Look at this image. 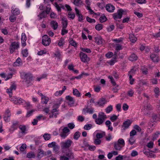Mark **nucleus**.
Listing matches in <instances>:
<instances>
[{"instance_id": "f257e3e1", "label": "nucleus", "mask_w": 160, "mask_h": 160, "mask_svg": "<svg viewBox=\"0 0 160 160\" xmlns=\"http://www.w3.org/2000/svg\"><path fill=\"white\" fill-rule=\"evenodd\" d=\"M107 118V117L105 113L102 112H99L97 118L95 120L96 123L99 125L102 124Z\"/></svg>"}, {"instance_id": "f03ea898", "label": "nucleus", "mask_w": 160, "mask_h": 160, "mask_svg": "<svg viewBox=\"0 0 160 160\" xmlns=\"http://www.w3.org/2000/svg\"><path fill=\"white\" fill-rule=\"evenodd\" d=\"M125 142L122 138L119 139L118 142L114 143V147L115 149L117 151H120L125 145Z\"/></svg>"}, {"instance_id": "7ed1b4c3", "label": "nucleus", "mask_w": 160, "mask_h": 160, "mask_svg": "<svg viewBox=\"0 0 160 160\" xmlns=\"http://www.w3.org/2000/svg\"><path fill=\"white\" fill-rule=\"evenodd\" d=\"M73 143L72 141L70 139H68L60 143L61 147L62 149H68L70 148Z\"/></svg>"}, {"instance_id": "20e7f679", "label": "nucleus", "mask_w": 160, "mask_h": 160, "mask_svg": "<svg viewBox=\"0 0 160 160\" xmlns=\"http://www.w3.org/2000/svg\"><path fill=\"white\" fill-rule=\"evenodd\" d=\"M19 48V43L18 42H14L12 43L9 47L10 52L13 53L15 50H17Z\"/></svg>"}, {"instance_id": "39448f33", "label": "nucleus", "mask_w": 160, "mask_h": 160, "mask_svg": "<svg viewBox=\"0 0 160 160\" xmlns=\"http://www.w3.org/2000/svg\"><path fill=\"white\" fill-rule=\"evenodd\" d=\"M51 40L50 38L47 35H44L42 37V43L45 46H48L51 42Z\"/></svg>"}, {"instance_id": "423d86ee", "label": "nucleus", "mask_w": 160, "mask_h": 160, "mask_svg": "<svg viewBox=\"0 0 160 160\" xmlns=\"http://www.w3.org/2000/svg\"><path fill=\"white\" fill-rule=\"evenodd\" d=\"M79 56L81 61L84 62H86L90 61V59L88 57L87 54L82 52H80Z\"/></svg>"}, {"instance_id": "0eeeda50", "label": "nucleus", "mask_w": 160, "mask_h": 160, "mask_svg": "<svg viewBox=\"0 0 160 160\" xmlns=\"http://www.w3.org/2000/svg\"><path fill=\"white\" fill-rule=\"evenodd\" d=\"M59 106V105L57 104H55L53 106V108H54L56 106H57V108H53L51 111V113L52 114H53L54 116V117L56 118L57 117V115H58L59 114V113L58 112L59 109H58V108Z\"/></svg>"}, {"instance_id": "6e6552de", "label": "nucleus", "mask_w": 160, "mask_h": 160, "mask_svg": "<svg viewBox=\"0 0 160 160\" xmlns=\"http://www.w3.org/2000/svg\"><path fill=\"white\" fill-rule=\"evenodd\" d=\"M70 131L69 129L67 127H65L62 129V132L60 135L63 139H65L68 135V133Z\"/></svg>"}, {"instance_id": "1a4fd4ad", "label": "nucleus", "mask_w": 160, "mask_h": 160, "mask_svg": "<svg viewBox=\"0 0 160 160\" xmlns=\"http://www.w3.org/2000/svg\"><path fill=\"white\" fill-rule=\"evenodd\" d=\"M123 12V11L122 9L119 10L117 13H114L113 14L114 19L115 20H116L118 19L121 18L122 16Z\"/></svg>"}, {"instance_id": "9d476101", "label": "nucleus", "mask_w": 160, "mask_h": 160, "mask_svg": "<svg viewBox=\"0 0 160 160\" xmlns=\"http://www.w3.org/2000/svg\"><path fill=\"white\" fill-rule=\"evenodd\" d=\"M131 123V122L128 119L124 122L122 127V132L125 131L126 129L128 128Z\"/></svg>"}, {"instance_id": "9b49d317", "label": "nucleus", "mask_w": 160, "mask_h": 160, "mask_svg": "<svg viewBox=\"0 0 160 160\" xmlns=\"http://www.w3.org/2000/svg\"><path fill=\"white\" fill-rule=\"evenodd\" d=\"M24 75V77L26 79V82L28 86V84L29 82L31 81L32 78V75L30 73H23Z\"/></svg>"}, {"instance_id": "f8f14e48", "label": "nucleus", "mask_w": 160, "mask_h": 160, "mask_svg": "<svg viewBox=\"0 0 160 160\" xmlns=\"http://www.w3.org/2000/svg\"><path fill=\"white\" fill-rule=\"evenodd\" d=\"M18 122L17 121H13L10 128L9 129V131L13 132L15 130L18 128Z\"/></svg>"}, {"instance_id": "ddd939ff", "label": "nucleus", "mask_w": 160, "mask_h": 160, "mask_svg": "<svg viewBox=\"0 0 160 160\" xmlns=\"http://www.w3.org/2000/svg\"><path fill=\"white\" fill-rule=\"evenodd\" d=\"M19 101H21V104L23 103V105H24V107L27 110H28L29 109L31 108L32 107V105L30 104V102H26L22 98H20Z\"/></svg>"}, {"instance_id": "4468645a", "label": "nucleus", "mask_w": 160, "mask_h": 160, "mask_svg": "<svg viewBox=\"0 0 160 160\" xmlns=\"http://www.w3.org/2000/svg\"><path fill=\"white\" fill-rule=\"evenodd\" d=\"M95 41L98 45H101L104 43V41L100 36H97L94 38Z\"/></svg>"}, {"instance_id": "2eb2a0df", "label": "nucleus", "mask_w": 160, "mask_h": 160, "mask_svg": "<svg viewBox=\"0 0 160 160\" xmlns=\"http://www.w3.org/2000/svg\"><path fill=\"white\" fill-rule=\"evenodd\" d=\"M107 102L106 99L103 98H100L98 101L95 103L96 106L98 105L99 106H103Z\"/></svg>"}, {"instance_id": "dca6fc26", "label": "nucleus", "mask_w": 160, "mask_h": 160, "mask_svg": "<svg viewBox=\"0 0 160 160\" xmlns=\"http://www.w3.org/2000/svg\"><path fill=\"white\" fill-rule=\"evenodd\" d=\"M16 85L14 84H13L10 87V88L7 89L6 92L7 93L9 94L10 97H12V91L13 90H15L16 89Z\"/></svg>"}, {"instance_id": "f3484780", "label": "nucleus", "mask_w": 160, "mask_h": 160, "mask_svg": "<svg viewBox=\"0 0 160 160\" xmlns=\"http://www.w3.org/2000/svg\"><path fill=\"white\" fill-rule=\"evenodd\" d=\"M94 109L92 108H88L87 107H85L82 110V112L85 114L88 113L90 114H92L94 112Z\"/></svg>"}, {"instance_id": "a211bd4d", "label": "nucleus", "mask_w": 160, "mask_h": 160, "mask_svg": "<svg viewBox=\"0 0 160 160\" xmlns=\"http://www.w3.org/2000/svg\"><path fill=\"white\" fill-rule=\"evenodd\" d=\"M151 59L154 62H158L159 60V57L154 53H152L150 56Z\"/></svg>"}, {"instance_id": "6ab92c4d", "label": "nucleus", "mask_w": 160, "mask_h": 160, "mask_svg": "<svg viewBox=\"0 0 160 160\" xmlns=\"http://www.w3.org/2000/svg\"><path fill=\"white\" fill-rule=\"evenodd\" d=\"M106 9L108 12H113L115 9V7L111 4H108L106 6Z\"/></svg>"}, {"instance_id": "aec40b11", "label": "nucleus", "mask_w": 160, "mask_h": 160, "mask_svg": "<svg viewBox=\"0 0 160 160\" xmlns=\"http://www.w3.org/2000/svg\"><path fill=\"white\" fill-rule=\"evenodd\" d=\"M21 39L22 41V45L23 47L26 46V41L27 39V37L24 33H22Z\"/></svg>"}, {"instance_id": "412c9836", "label": "nucleus", "mask_w": 160, "mask_h": 160, "mask_svg": "<svg viewBox=\"0 0 160 160\" xmlns=\"http://www.w3.org/2000/svg\"><path fill=\"white\" fill-rule=\"evenodd\" d=\"M66 99L68 101V104L72 105L74 103V101L73 98L69 96H67L66 97Z\"/></svg>"}, {"instance_id": "4be33fe9", "label": "nucleus", "mask_w": 160, "mask_h": 160, "mask_svg": "<svg viewBox=\"0 0 160 160\" xmlns=\"http://www.w3.org/2000/svg\"><path fill=\"white\" fill-rule=\"evenodd\" d=\"M22 62L21 59L20 58H18L16 60L15 62L13 65L14 66H19L22 65Z\"/></svg>"}, {"instance_id": "5701e85b", "label": "nucleus", "mask_w": 160, "mask_h": 160, "mask_svg": "<svg viewBox=\"0 0 160 160\" xmlns=\"http://www.w3.org/2000/svg\"><path fill=\"white\" fill-rule=\"evenodd\" d=\"M50 25L52 28H53L54 30H56L58 26V23L56 21H52L50 23Z\"/></svg>"}, {"instance_id": "b1692460", "label": "nucleus", "mask_w": 160, "mask_h": 160, "mask_svg": "<svg viewBox=\"0 0 160 160\" xmlns=\"http://www.w3.org/2000/svg\"><path fill=\"white\" fill-rule=\"evenodd\" d=\"M38 153L37 154V157L39 158H40L43 156H44V151L41 149L38 150Z\"/></svg>"}, {"instance_id": "393cba45", "label": "nucleus", "mask_w": 160, "mask_h": 160, "mask_svg": "<svg viewBox=\"0 0 160 160\" xmlns=\"http://www.w3.org/2000/svg\"><path fill=\"white\" fill-rule=\"evenodd\" d=\"M138 58L137 55L134 53H132L131 54L129 57V60L133 62L136 61Z\"/></svg>"}, {"instance_id": "a878e982", "label": "nucleus", "mask_w": 160, "mask_h": 160, "mask_svg": "<svg viewBox=\"0 0 160 160\" xmlns=\"http://www.w3.org/2000/svg\"><path fill=\"white\" fill-rule=\"evenodd\" d=\"M19 128L21 131L22 133V134H25L26 133V131L27 130V128L25 125H20L19 127Z\"/></svg>"}, {"instance_id": "bb28decb", "label": "nucleus", "mask_w": 160, "mask_h": 160, "mask_svg": "<svg viewBox=\"0 0 160 160\" xmlns=\"http://www.w3.org/2000/svg\"><path fill=\"white\" fill-rule=\"evenodd\" d=\"M129 39L132 43L135 42L137 40V38L133 34H131L129 35Z\"/></svg>"}, {"instance_id": "cd10ccee", "label": "nucleus", "mask_w": 160, "mask_h": 160, "mask_svg": "<svg viewBox=\"0 0 160 160\" xmlns=\"http://www.w3.org/2000/svg\"><path fill=\"white\" fill-rule=\"evenodd\" d=\"M10 100L12 101L13 103L16 104H21V101H19V99L18 100L17 98L12 97L11 98Z\"/></svg>"}, {"instance_id": "c85d7f7f", "label": "nucleus", "mask_w": 160, "mask_h": 160, "mask_svg": "<svg viewBox=\"0 0 160 160\" xmlns=\"http://www.w3.org/2000/svg\"><path fill=\"white\" fill-rule=\"evenodd\" d=\"M35 156L34 152H30L27 153V157L28 158H34Z\"/></svg>"}, {"instance_id": "c756f323", "label": "nucleus", "mask_w": 160, "mask_h": 160, "mask_svg": "<svg viewBox=\"0 0 160 160\" xmlns=\"http://www.w3.org/2000/svg\"><path fill=\"white\" fill-rule=\"evenodd\" d=\"M62 28H66L68 24L67 20L65 19L64 18H62Z\"/></svg>"}, {"instance_id": "7c9ffc66", "label": "nucleus", "mask_w": 160, "mask_h": 160, "mask_svg": "<svg viewBox=\"0 0 160 160\" xmlns=\"http://www.w3.org/2000/svg\"><path fill=\"white\" fill-rule=\"evenodd\" d=\"M12 14L14 15H18L20 13L18 9L16 8H13L12 10Z\"/></svg>"}, {"instance_id": "2f4dec72", "label": "nucleus", "mask_w": 160, "mask_h": 160, "mask_svg": "<svg viewBox=\"0 0 160 160\" xmlns=\"http://www.w3.org/2000/svg\"><path fill=\"white\" fill-rule=\"evenodd\" d=\"M41 99L42 100V102L43 104H46L47 103L49 99L45 96H43L42 97Z\"/></svg>"}, {"instance_id": "473e14b6", "label": "nucleus", "mask_w": 160, "mask_h": 160, "mask_svg": "<svg viewBox=\"0 0 160 160\" xmlns=\"http://www.w3.org/2000/svg\"><path fill=\"white\" fill-rule=\"evenodd\" d=\"M60 6H59V5L57 3V2H55L54 3V6L57 9V10L59 12H61V8H63V6L61 4H60Z\"/></svg>"}, {"instance_id": "72a5a7b5", "label": "nucleus", "mask_w": 160, "mask_h": 160, "mask_svg": "<svg viewBox=\"0 0 160 160\" xmlns=\"http://www.w3.org/2000/svg\"><path fill=\"white\" fill-rule=\"evenodd\" d=\"M105 135V132H103L101 133H98L96 135V137L97 138L100 139L102 138Z\"/></svg>"}, {"instance_id": "f704fd0d", "label": "nucleus", "mask_w": 160, "mask_h": 160, "mask_svg": "<svg viewBox=\"0 0 160 160\" xmlns=\"http://www.w3.org/2000/svg\"><path fill=\"white\" fill-rule=\"evenodd\" d=\"M66 155L67 156L68 158H74L73 153L71 151H69L66 153Z\"/></svg>"}, {"instance_id": "c9c22d12", "label": "nucleus", "mask_w": 160, "mask_h": 160, "mask_svg": "<svg viewBox=\"0 0 160 160\" xmlns=\"http://www.w3.org/2000/svg\"><path fill=\"white\" fill-rule=\"evenodd\" d=\"M43 137L45 140L46 141L49 140L51 138V134L47 133H45Z\"/></svg>"}, {"instance_id": "e433bc0d", "label": "nucleus", "mask_w": 160, "mask_h": 160, "mask_svg": "<svg viewBox=\"0 0 160 160\" xmlns=\"http://www.w3.org/2000/svg\"><path fill=\"white\" fill-rule=\"evenodd\" d=\"M73 93L74 95L76 96L77 97H79L80 96V92L76 89H73Z\"/></svg>"}, {"instance_id": "4c0bfd02", "label": "nucleus", "mask_w": 160, "mask_h": 160, "mask_svg": "<svg viewBox=\"0 0 160 160\" xmlns=\"http://www.w3.org/2000/svg\"><path fill=\"white\" fill-rule=\"evenodd\" d=\"M129 143L131 145H133L135 142V139L133 137H130V138L128 140Z\"/></svg>"}, {"instance_id": "58836bf2", "label": "nucleus", "mask_w": 160, "mask_h": 160, "mask_svg": "<svg viewBox=\"0 0 160 160\" xmlns=\"http://www.w3.org/2000/svg\"><path fill=\"white\" fill-rule=\"evenodd\" d=\"M92 127V125L91 124H87L84 125V128L85 130H90Z\"/></svg>"}, {"instance_id": "ea45409f", "label": "nucleus", "mask_w": 160, "mask_h": 160, "mask_svg": "<svg viewBox=\"0 0 160 160\" xmlns=\"http://www.w3.org/2000/svg\"><path fill=\"white\" fill-rule=\"evenodd\" d=\"M46 15L45 11H43L42 12L40 13L38 16L39 17V19H41L43 18H45Z\"/></svg>"}, {"instance_id": "a19ab883", "label": "nucleus", "mask_w": 160, "mask_h": 160, "mask_svg": "<svg viewBox=\"0 0 160 160\" xmlns=\"http://www.w3.org/2000/svg\"><path fill=\"white\" fill-rule=\"evenodd\" d=\"M64 40L63 38H61L59 40L58 45L59 47L63 46L64 43Z\"/></svg>"}, {"instance_id": "79ce46f5", "label": "nucleus", "mask_w": 160, "mask_h": 160, "mask_svg": "<svg viewBox=\"0 0 160 160\" xmlns=\"http://www.w3.org/2000/svg\"><path fill=\"white\" fill-rule=\"evenodd\" d=\"M73 3L75 5L79 6L81 5L82 2L81 1V0H74Z\"/></svg>"}, {"instance_id": "37998d69", "label": "nucleus", "mask_w": 160, "mask_h": 160, "mask_svg": "<svg viewBox=\"0 0 160 160\" xmlns=\"http://www.w3.org/2000/svg\"><path fill=\"white\" fill-rule=\"evenodd\" d=\"M22 53L23 57H27L28 55V52L27 49H25L24 50H22Z\"/></svg>"}, {"instance_id": "c03bdc74", "label": "nucleus", "mask_w": 160, "mask_h": 160, "mask_svg": "<svg viewBox=\"0 0 160 160\" xmlns=\"http://www.w3.org/2000/svg\"><path fill=\"white\" fill-rule=\"evenodd\" d=\"M117 58V56L116 55L114 57L113 59H111L109 62V64L112 65H113L116 62V59Z\"/></svg>"}, {"instance_id": "a18cd8bd", "label": "nucleus", "mask_w": 160, "mask_h": 160, "mask_svg": "<svg viewBox=\"0 0 160 160\" xmlns=\"http://www.w3.org/2000/svg\"><path fill=\"white\" fill-rule=\"evenodd\" d=\"M80 133L79 132H76L74 135L73 138L76 140H78L80 137Z\"/></svg>"}, {"instance_id": "49530a36", "label": "nucleus", "mask_w": 160, "mask_h": 160, "mask_svg": "<svg viewBox=\"0 0 160 160\" xmlns=\"http://www.w3.org/2000/svg\"><path fill=\"white\" fill-rule=\"evenodd\" d=\"M9 20L12 22H14L16 20V17L15 15L12 14L9 17Z\"/></svg>"}, {"instance_id": "de8ad7c7", "label": "nucleus", "mask_w": 160, "mask_h": 160, "mask_svg": "<svg viewBox=\"0 0 160 160\" xmlns=\"http://www.w3.org/2000/svg\"><path fill=\"white\" fill-rule=\"evenodd\" d=\"M112 110V107L111 105L109 106L106 109L105 111L107 113H109Z\"/></svg>"}, {"instance_id": "09e8293b", "label": "nucleus", "mask_w": 160, "mask_h": 160, "mask_svg": "<svg viewBox=\"0 0 160 160\" xmlns=\"http://www.w3.org/2000/svg\"><path fill=\"white\" fill-rule=\"evenodd\" d=\"M144 109H146V110H152V109L153 108L151 104H148L147 106H144Z\"/></svg>"}, {"instance_id": "8fccbe9b", "label": "nucleus", "mask_w": 160, "mask_h": 160, "mask_svg": "<svg viewBox=\"0 0 160 160\" xmlns=\"http://www.w3.org/2000/svg\"><path fill=\"white\" fill-rule=\"evenodd\" d=\"M80 49L82 52H87V53H90L91 52V50L90 49L87 48H81Z\"/></svg>"}, {"instance_id": "3c124183", "label": "nucleus", "mask_w": 160, "mask_h": 160, "mask_svg": "<svg viewBox=\"0 0 160 160\" xmlns=\"http://www.w3.org/2000/svg\"><path fill=\"white\" fill-rule=\"evenodd\" d=\"M27 148V146L25 144H23L20 148V150L21 152H23Z\"/></svg>"}, {"instance_id": "603ef678", "label": "nucleus", "mask_w": 160, "mask_h": 160, "mask_svg": "<svg viewBox=\"0 0 160 160\" xmlns=\"http://www.w3.org/2000/svg\"><path fill=\"white\" fill-rule=\"evenodd\" d=\"M86 19L88 22L91 23H94L95 22V20L94 19H92L88 17H87Z\"/></svg>"}, {"instance_id": "864d4df0", "label": "nucleus", "mask_w": 160, "mask_h": 160, "mask_svg": "<svg viewBox=\"0 0 160 160\" xmlns=\"http://www.w3.org/2000/svg\"><path fill=\"white\" fill-rule=\"evenodd\" d=\"M68 18L73 19L75 18V15L74 13L69 12L68 14Z\"/></svg>"}, {"instance_id": "5fc2aeb1", "label": "nucleus", "mask_w": 160, "mask_h": 160, "mask_svg": "<svg viewBox=\"0 0 160 160\" xmlns=\"http://www.w3.org/2000/svg\"><path fill=\"white\" fill-rule=\"evenodd\" d=\"M103 26L101 24H98L96 25L95 26L96 29L100 31L102 28Z\"/></svg>"}, {"instance_id": "6e6d98bb", "label": "nucleus", "mask_w": 160, "mask_h": 160, "mask_svg": "<svg viewBox=\"0 0 160 160\" xmlns=\"http://www.w3.org/2000/svg\"><path fill=\"white\" fill-rule=\"evenodd\" d=\"M99 20L101 22H104L107 20V18L105 16H101L99 18Z\"/></svg>"}, {"instance_id": "4d7b16f0", "label": "nucleus", "mask_w": 160, "mask_h": 160, "mask_svg": "<svg viewBox=\"0 0 160 160\" xmlns=\"http://www.w3.org/2000/svg\"><path fill=\"white\" fill-rule=\"evenodd\" d=\"M160 134L159 132H156L153 135L152 137L153 140H154L157 138L158 136V135Z\"/></svg>"}, {"instance_id": "13d9d810", "label": "nucleus", "mask_w": 160, "mask_h": 160, "mask_svg": "<svg viewBox=\"0 0 160 160\" xmlns=\"http://www.w3.org/2000/svg\"><path fill=\"white\" fill-rule=\"evenodd\" d=\"M108 78L110 79L111 82L112 83V84H113V86H115L116 85V83L115 82L114 79H113V78L112 76H109Z\"/></svg>"}, {"instance_id": "bf43d9fd", "label": "nucleus", "mask_w": 160, "mask_h": 160, "mask_svg": "<svg viewBox=\"0 0 160 160\" xmlns=\"http://www.w3.org/2000/svg\"><path fill=\"white\" fill-rule=\"evenodd\" d=\"M94 142L96 145H100L101 142V141L99 139L97 138L94 140Z\"/></svg>"}, {"instance_id": "052dcab7", "label": "nucleus", "mask_w": 160, "mask_h": 160, "mask_svg": "<svg viewBox=\"0 0 160 160\" xmlns=\"http://www.w3.org/2000/svg\"><path fill=\"white\" fill-rule=\"evenodd\" d=\"M34 111H35V110L34 109H33L31 111L28 112L26 115V117H29L32 114L33 112H34Z\"/></svg>"}, {"instance_id": "680f3d73", "label": "nucleus", "mask_w": 160, "mask_h": 160, "mask_svg": "<svg viewBox=\"0 0 160 160\" xmlns=\"http://www.w3.org/2000/svg\"><path fill=\"white\" fill-rule=\"evenodd\" d=\"M138 154V152L135 150H133L131 154V155L132 157H135Z\"/></svg>"}, {"instance_id": "e2e57ef3", "label": "nucleus", "mask_w": 160, "mask_h": 160, "mask_svg": "<svg viewBox=\"0 0 160 160\" xmlns=\"http://www.w3.org/2000/svg\"><path fill=\"white\" fill-rule=\"evenodd\" d=\"M153 142L152 141H150L148 143L147 146L149 148H153Z\"/></svg>"}, {"instance_id": "0e129e2a", "label": "nucleus", "mask_w": 160, "mask_h": 160, "mask_svg": "<svg viewBox=\"0 0 160 160\" xmlns=\"http://www.w3.org/2000/svg\"><path fill=\"white\" fill-rule=\"evenodd\" d=\"M56 145H57L56 144V142H52L51 143H49L48 145V146L49 148H53Z\"/></svg>"}, {"instance_id": "69168bd1", "label": "nucleus", "mask_w": 160, "mask_h": 160, "mask_svg": "<svg viewBox=\"0 0 160 160\" xmlns=\"http://www.w3.org/2000/svg\"><path fill=\"white\" fill-rule=\"evenodd\" d=\"M66 28H62V29L61 34L62 35H64L65 34L68 33V31L66 29Z\"/></svg>"}, {"instance_id": "338daca9", "label": "nucleus", "mask_w": 160, "mask_h": 160, "mask_svg": "<svg viewBox=\"0 0 160 160\" xmlns=\"http://www.w3.org/2000/svg\"><path fill=\"white\" fill-rule=\"evenodd\" d=\"M115 46V49L117 50H120L122 49V45L119 44H116Z\"/></svg>"}, {"instance_id": "774afa93", "label": "nucleus", "mask_w": 160, "mask_h": 160, "mask_svg": "<svg viewBox=\"0 0 160 160\" xmlns=\"http://www.w3.org/2000/svg\"><path fill=\"white\" fill-rule=\"evenodd\" d=\"M113 53L112 52H109L105 55V56L108 58H110L113 56Z\"/></svg>"}]
</instances>
